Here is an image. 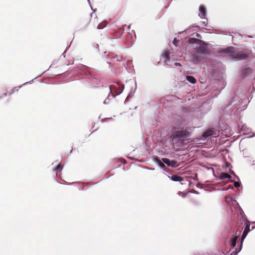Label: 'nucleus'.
I'll return each mask as SVG.
<instances>
[{
    "instance_id": "obj_1",
    "label": "nucleus",
    "mask_w": 255,
    "mask_h": 255,
    "mask_svg": "<svg viewBox=\"0 0 255 255\" xmlns=\"http://www.w3.org/2000/svg\"><path fill=\"white\" fill-rule=\"evenodd\" d=\"M190 128H186L185 129L180 130L174 132L171 136L173 141H178L182 138L189 137L191 133L189 131Z\"/></svg>"
},
{
    "instance_id": "obj_2",
    "label": "nucleus",
    "mask_w": 255,
    "mask_h": 255,
    "mask_svg": "<svg viewBox=\"0 0 255 255\" xmlns=\"http://www.w3.org/2000/svg\"><path fill=\"white\" fill-rule=\"evenodd\" d=\"M124 88V85L119 83H117L115 85L110 86V94L112 98H113L117 96L120 95L123 92Z\"/></svg>"
},
{
    "instance_id": "obj_3",
    "label": "nucleus",
    "mask_w": 255,
    "mask_h": 255,
    "mask_svg": "<svg viewBox=\"0 0 255 255\" xmlns=\"http://www.w3.org/2000/svg\"><path fill=\"white\" fill-rule=\"evenodd\" d=\"M236 51V49L235 47L233 46H229L226 48L222 49L219 51V53L220 56H229L233 59H234Z\"/></svg>"
},
{
    "instance_id": "obj_4",
    "label": "nucleus",
    "mask_w": 255,
    "mask_h": 255,
    "mask_svg": "<svg viewBox=\"0 0 255 255\" xmlns=\"http://www.w3.org/2000/svg\"><path fill=\"white\" fill-rule=\"evenodd\" d=\"M252 52L250 50L236 51L235 59L242 60L247 59L251 55Z\"/></svg>"
},
{
    "instance_id": "obj_5",
    "label": "nucleus",
    "mask_w": 255,
    "mask_h": 255,
    "mask_svg": "<svg viewBox=\"0 0 255 255\" xmlns=\"http://www.w3.org/2000/svg\"><path fill=\"white\" fill-rule=\"evenodd\" d=\"M199 46L195 47L196 51L199 54H208L209 53V49L205 44L202 42L199 43Z\"/></svg>"
},
{
    "instance_id": "obj_6",
    "label": "nucleus",
    "mask_w": 255,
    "mask_h": 255,
    "mask_svg": "<svg viewBox=\"0 0 255 255\" xmlns=\"http://www.w3.org/2000/svg\"><path fill=\"white\" fill-rule=\"evenodd\" d=\"M241 132L244 135H247L249 137H253L255 136V133L251 132V130L245 125L242 126Z\"/></svg>"
},
{
    "instance_id": "obj_7",
    "label": "nucleus",
    "mask_w": 255,
    "mask_h": 255,
    "mask_svg": "<svg viewBox=\"0 0 255 255\" xmlns=\"http://www.w3.org/2000/svg\"><path fill=\"white\" fill-rule=\"evenodd\" d=\"M241 233V231H237L230 239V245L232 248H234L236 246L237 241Z\"/></svg>"
},
{
    "instance_id": "obj_8",
    "label": "nucleus",
    "mask_w": 255,
    "mask_h": 255,
    "mask_svg": "<svg viewBox=\"0 0 255 255\" xmlns=\"http://www.w3.org/2000/svg\"><path fill=\"white\" fill-rule=\"evenodd\" d=\"M162 161L168 166L175 167L177 166V162L175 160H170L167 158H162Z\"/></svg>"
},
{
    "instance_id": "obj_9",
    "label": "nucleus",
    "mask_w": 255,
    "mask_h": 255,
    "mask_svg": "<svg viewBox=\"0 0 255 255\" xmlns=\"http://www.w3.org/2000/svg\"><path fill=\"white\" fill-rule=\"evenodd\" d=\"M170 53L168 50L164 51L160 56V62L165 63L170 59ZM159 62H158V63Z\"/></svg>"
},
{
    "instance_id": "obj_10",
    "label": "nucleus",
    "mask_w": 255,
    "mask_h": 255,
    "mask_svg": "<svg viewBox=\"0 0 255 255\" xmlns=\"http://www.w3.org/2000/svg\"><path fill=\"white\" fill-rule=\"evenodd\" d=\"M250 226L249 225H247L245 228V230L243 233V234L242 235L240 243H242V244H243L244 240L247 237V236L248 234L249 233V232H250Z\"/></svg>"
},
{
    "instance_id": "obj_11",
    "label": "nucleus",
    "mask_w": 255,
    "mask_h": 255,
    "mask_svg": "<svg viewBox=\"0 0 255 255\" xmlns=\"http://www.w3.org/2000/svg\"><path fill=\"white\" fill-rule=\"evenodd\" d=\"M214 134H216V133H215L213 130H207V131H205V132H204V133L202 134V139H205L207 137H208L211 135H213Z\"/></svg>"
},
{
    "instance_id": "obj_12",
    "label": "nucleus",
    "mask_w": 255,
    "mask_h": 255,
    "mask_svg": "<svg viewBox=\"0 0 255 255\" xmlns=\"http://www.w3.org/2000/svg\"><path fill=\"white\" fill-rule=\"evenodd\" d=\"M168 177L173 181L180 182L183 180V178L181 176H178L177 175H173L171 176H168Z\"/></svg>"
},
{
    "instance_id": "obj_13",
    "label": "nucleus",
    "mask_w": 255,
    "mask_h": 255,
    "mask_svg": "<svg viewBox=\"0 0 255 255\" xmlns=\"http://www.w3.org/2000/svg\"><path fill=\"white\" fill-rule=\"evenodd\" d=\"M156 163L157 165L159 166V167L163 170V171H165L167 172H168V169L166 167V166L165 165V163L163 162H162L160 160H157Z\"/></svg>"
},
{
    "instance_id": "obj_14",
    "label": "nucleus",
    "mask_w": 255,
    "mask_h": 255,
    "mask_svg": "<svg viewBox=\"0 0 255 255\" xmlns=\"http://www.w3.org/2000/svg\"><path fill=\"white\" fill-rule=\"evenodd\" d=\"M200 13L199 16L201 18H203L206 15V10L205 7L203 5H200L199 7Z\"/></svg>"
},
{
    "instance_id": "obj_15",
    "label": "nucleus",
    "mask_w": 255,
    "mask_h": 255,
    "mask_svg": "<svg viewBox=\"0 0 255 255\" xmlns=\"http://www.w3.org/2000/svg\"><path fill=\"white\" fill-rule=\"evenodd\" d=\"M33 81V80H32L31 81H30L29 82H25V83H24L23 84H22L21 86H19L18 87H15L14 88L11 89L9 91V93H8V95H11L12 94H13L14 92V91H15V89H16V91H18V89H20V88H21L23 86L25 85L28 83H31Z\"/></svg>"
},
{
    "instance_id": "obj_16",
    "label": "nucleus",
    "mask_w": 255,
    "mask_h": 255,
    "mask_svg": "<svg viewBox=\"0 0 255 255\" xmlns=\"http://www.w3.org/2000/svg\"><path fill=\"white\" fill-rule=\"evenodd\" d=\"M231 176L226 172H222L219 176V179L220 180H223L225 179H230Z\"/></svg>"
},
{
    "instance_id": "obj_17",
    "label": "nucleus",
    "mask_w": 255,
    "mask_h": 255,
    "mask_svg": "<svg viewBox=\"0 0 255 255\" xmlns=\"http://www.w3.org/2000/svg\"><path fill=\"white\" fill-rule=\"evenodd\" d=\"M188 42L191 44L196 43L199 44L202 42V41L196 38H191L189 39Z\"/></svg>"
},
{
    "instance_id": "obj_18",
    "label": "nucleus",
    "mask_w": 255,
    "mask_h": 255,
    "mask_svg": "<svg viewBox=\"0 0 255 255\" xmlns=\"http://www.w3.org/2000/svg\"><path fill=\"white\" fill-rule=\"evenodd\" d=\"M124 66L128 73H132L134 72L133 66L132 65H124Z\"/></svg>"
},
{
    "instance_id": "obj_19",
    "label": "nucleus",
    "mask_w": 255,
    "mask_h": 255,
    "mask_svg": "<svg viewBox=\"0 0 255 255\" xmlns=\"http://www.w3.org/2000/svg\"><path fill=\"white\" fill-rule=\"evenodd\" d=\"M186 80L190 83L192 84H195L196 82V79L192 76H187Z\"/></svg>"
},
{
    "instance_id": "obj_20",
    "label": "nucleus",
    "mask_w": 255,
    "mask_h": 255,
    "mask_svg": "<svg viewBox=\"0 0 255 255\" xmlns=\"http://www.w3.org/2000/svg\"><path fill=\"white\" fill-rule=\"evenodd\" d=\"M242 246H243V244H242V243H240V246H239V249L238 250H237L236 249H235V250L234 251H233L232 252V254H231L230 255H237L241 251V250H242Z\"/></svg>"
},
{
    "instance_id": "obj_21",
    "label": "nucleus",
    "mask_w": 255,
    "mask_h": 255,
    "mask_svg": "<svg viewBox=\"0 0 255 255\" xmlns=\"http://www.w3.org/2000/svg\"><path fill=\"white\" fill-rule=\"evenodd\" d=\"M203 19L202 24H201V26L202 27H207V23H208V19L207 18L204 17L203 18H202Z\"/></svg>"
},
{
    "instance_id": "obj_22",
    "label": "nucleus",
    "mask_w": 255,
    "mask_h": 255,
    "mask_svg": "<svg viewBox=\"0 0 255 255\" xmlns=\"http://www.w3.org/2000/svg\"><path fill=\"white\" fill-rule=\"evenodd\" d=\"M106 25V24L105 23H101L100 24H98V26H97V28L98 29H103V28H104Z\"/></svg>"
},
{
    "instance_id": "obj_23",
    "label": "nucleus",
    "mask_w": 255,
    "mask_h": 255,
    "mask_svg": "<svg viewBox=\"0 0 255 255\" xmlns=\"http://www.w3.org/2000/svg\"><path fill=\"white\" fill-rule=\"evenodd\" d=\"M234 183V185L235 187H239L240 186V183L238 181H232Z\"/></svg>"
},
{
    "instance_id": "obj_24",
    "label": "nucleus",
    "mask_w": 255,
    "mask_h": 255,
    "mask_svg": "<svg viewBox=\"0 0 255 255\" xmlns=\"http://www.w3.org/2000/svg\"><path fill=\"white\" fill-rule=\"evenodd\" d=\"M111 96V94L110 93L108 95V98L104 101V104H108L109 103V101H110V97Z\"/></svg>"
},
{
    "instance_id": "obj_25",
    "label": "nucleus",
    "mask_w": 255,
    "mask_h": 255,
    "mask_svg": "<svg viewBox=\"0 0 255 255\" xmlns=\"http://www.w3.org/2000/svg\"><path fill=\"white\" fill-rule=\"evenodd\" d=\"M179 42V40L177 39L176 38H175L173 40V44L176 46H178V43Z\"/></svg>"
},
{
    "instance_id": "obj_26",
    "label": "nucleus",
    "mask_w": 255,
    "mask_h": 255,
    "mask_svg": "<svg viewBox=\"0 0 255 255\" xmlns=\"http://www.w3.org/2000/svg\"><path fill=\"white\" fill-rule=\"evenodd\" d=\"M61 168L62 169L63 167H61V165L60 164H59L58 165H57L54 169H53V170L54 171H56L58 169H59V168Z\"/></svg>"
},
{
    "instance_id": "obj_27",
    "label": "nucleus",
    "mask_w": 255,
    "mask_h": 255,
    "mask_svg": "<svg viewBox=\"0 0 255 255\" xmlns=\"http://www.w3.org/2000/svg\"><path fill=\"white\" fill-rule=\"evenodd\" d=\"M192 179L195 181H197L198 180L197 174H195L194 176L192 177Z\"/></svg>"
},
{
    "instance_id": "obj_28",
    "label": "nucleus",
    "mask_w": 255,
    "mask_h": 255,
    "mask_svg": "<svg viewBox=\"0 0 255 255\" xmlns=\"http://www.w3.org/2000/svg\"><path fill=\"white\" fill-rule=\"evenodd\" d=\"M112 118H105V119H103L101 120V122L102 123H104L105 122H106L107 120H110Z\"/></svg>"
},
{
    "instance_id": "obj_29",
    "label": "nucleus",
    "mask_w": 255,
    "mask_h": 255,
    "mask_svg": "<svg viewBox=\"0 0 255 255\" xmlns=\"http://www.w3.org/2000/svg\"><path fill=\"white\" fill-rule=\"evenodd\" d=\"M229 189H234V187L232 186V185H229L227 187V189H225V190H227Z\"/></svg>"
},
{
    "instance_id": "obj_30",
    "label": "nucleus",
    "mask_w": 255,
    "mask_h": 255,
    "mask_svg": "<svg viewBox=\"0 0 255 255\" xmlns=\"http://www.w3.org/2000/svg\"><path fill=\"white\" fill-rule=\"evenodd\" d=\"M8 94L5 93L3 94V96H0V99H1L3 98V96H6Z\"/></svg>"
},
{
    "instance_id": "obj_31",
    "label": "nucleus",
    "mask_w": 255,
    "mask_h": 255,
    "mask_svg": "<svg viewBox=\"0 0 255 255\" xmlns=\"http://www.w3.org/2000/svg\"><path fill=\"white\" fill-rule=\"evenodd\" d=\"M208 66H210V68H213V65H212V64H210V65H207Z\"/></svg>"
},
{
    "instance_id": "obj_32",
    "label": "nucleus",
    "mask_w": 255,
    "mask_h": 255,
    "mask_svg": "<svg viewBox=\"0 0 255 255\" xmlns=\"http://www.w3.org/2000/svg\"><path fill=\"white\" fill-rule=\"evenodd\" d=\"M76 183H77V182H72V183H70L68 184L71 185V184H76Z\"/></svg>"
},
{
    "instance_id": "obj_33",
    "label": "nucleus",
    "mask_w": 255,
    "mask_h": 255,
    "mask_svg": "<svg viewBox=\"0 0 255 255\" xmlns=\"http://www.w3.org/2000/svg\"><path fill=\"white\" fill-rule=\"evenodd\" d=\"M148 169H149V170H154V169H153V168H148Z\"/></svg>"
},
{
    "instance_id": "obj_34",
    "label": "nucleus",
    "mask_w": 255,
    "mask_h": 255,
    "mask_svg": "<svg viewBox=\"0 0 255 255\" xmlns=\"http://www.w3.org/2000/svg\"><path fill=\"white\" fill-rule=\"evenodd\" d=\"M255 227H252V229H251V230H253V229H255Z\"/></svg>"
},
{
    "instance_id": "obj_35",
    "label": "nucleus",
    "mask_w": 255,
    "mask_h": 255,
    "mask_svg": "<svg viewBox=\"0 0 255 255\" xmlns=\"http://www.w3.org/2000/svg\"><path fill=\"white\" fill-rule=\"evenodd\" d=\"M174 64H179V63H177V62H176V63H175Z\"/></svg>"
},
{
    "instance_id": "obj_36",
    "label": "nucleus",
    "mask_w": 255,
    "mask_h": 255,
    "mask_svg": "<svg viewBox=\"0 0 255 255\" xmlns=\"http://www.w3.org/2000/svg\"><path fill=\"white\" fill-rule=\"evenodd\" d=\"M178 66H181L182 65L181 64H180V65H177Z\"/></svg>"
},
{
    "instance_id": "obj_37",
    "label": "nucleus",
    "mask_w": 255,
    "mask_h": 255,
    "mask_svg": "<svg viewBox=\"0 0 255 255\" xmlns=\"http://www.w3.org/2000/svg\"><path fill=\"white\" fill-rule=\"evenodd\" d=\"M39 76H41V74H40L39 76H38L37 77H38Z\"/></svg>"
}]
</instances>
